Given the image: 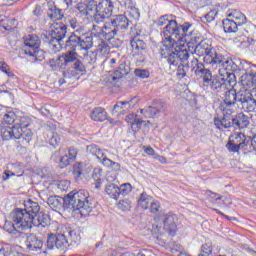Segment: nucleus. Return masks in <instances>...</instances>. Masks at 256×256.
Here are the masks:
<instances>
[{
  "mask_svg": "<svg viewBox=\"0 0 256 256\" xmlns=\"http://www.w3.org/2000/svg\"><path fill=\"white\" fill-rule=\"evenodd\" d=\"M93 200L87 190L72 191L64 198L59 196H50L47 203L51 209H61L63 205L67 209L79 211L82 217H87L93 211Z\"/></svg>",
  "mask_w": 256,
  "mask_h": 256,
  "instance_id": "nucleus-1",
  "label": "nucleus"
},
{
  "mask_svg": "<svg viewBox=\"0 0 256 256\" xmlns=\"http://www.w3.org/2000/svg\"><path fill=\"white\" fill-rule=\"evenodd\" d=\"M40 209L39 203L28 200L24 203V209L16 208L10 213L9 219L4 224V229L12 235H23L21 231L31 229L32 213Z\"/></svg>",
  "mask_w": 256,
  "mask_h": 256,
  "instance_id": "nucleus-2",
  "label": "nucleus"
},
{
  "mask_svg": "<svg viewBox=\"0 0 256 256\" xmlns=\"http://www.w3.org/2000/svg\"><path fill=\"white\" fill-rule=\"evenodd\" d=\"M163 39L165 41H172V43H183L187 41H195L197 43V39H199V35H193V26L189 23H184L183 25H179L177 21L170 20V22L164 27Z\"/></svg>",
  "mask_w": 256,
  "mask_h": 256,
  "instance_id": "nucleus-3",
  "label": "nucleus"
},
{
  "mask_svg": "<svg viewBox=\"0 0 256 256\" xmlns=\"http://www.w3.org/2000/svg\"><path fill=\"white\" fill-rule=\"evenodd\" d=\"M196 77H199L203 81L204 87L212 91V93H219V90L223 89L225 86L221 84L219 78L213 76L211 70L205 68V64H202L195 69Z\"/></svg>",
  "mask_w": 256,
  "mask_h": 256,
  "instance_id": "nucleus-4",
  "label": "nucleus"
},
{
  "mask_svg": "<svg viewBox=\"0 0 256 256\" xmlns=\"http://www.w3.org/2000/svg\"><path fill=\"white\" fill-rule=\"evenodd\" d=\"M41 39L35 34H30L24 38V53L32 57V61H43L45 52L39 49Z\"/></svg>",
  "mask_w": 256,
  "mask_h": 256,
  "instance_id": "nucleus-5",
  "label": "nucleus"
},
{
  "mask_svg": "<svg viewBox=\"0 0 256 256\" xmlns=\"http://www.w3.org/2000/svg\"><path fill=\"white\" fill-rule=\"evenodd\" d=\"M204 63L207 65H216L220 69H224V71H238L239 66L235 64L231 59H226L225 56L217 53L215 49L209 52L207 56L204 57Z\"/></svg>",
  "mask_w": 256,
  "mask_h": 256,
  "instance_id": "nucleus-6",
  "label": "nucleus"
},
{
  "mask_svg": "<svg viewBox=\"0 0 256 256\" xmlns=\"http://www.w3.org/2000/svg\"><path fill=\"white\" fill-rule=\"evenodd\" d=\"M113 2L110 0H96L94 2V23H103L113 15Z\"/></svg>",
  "mask_w": 256,
  "mask_h": 256,
  "instance_id": "nucleus-7",
  "label": "nucleus"
},
{
  "mask_svg": "<svg viewBox=\"0 0 256 256\" xmlns=\"http://www.w3.org/2000/svg\"><path fill=\"white\" fill-rule=\"evenodd\" d=\"M109 25L108 35L111 39H114L117 33H125L131 25V21L125 14L114 15L110 18V22H107Z\"/></svg>",
  "mask_w": 256,
  "mask_h": 256,
  "instance_id": "nucleus-8",
  "label": "nucleus"
},
{
  "mask_svg": "<svg viewBox=\"0 0 256 256\" xmlns=\"http://www.w3.org/2000/svg\"><path fill=\"white\" fill-rule=\"evenodd\" d=\"M74 63L75 71L80 73H85V64L79 59L77 52L73 50H68L66 53L58 57V67L60 69H65L67 65Z\"/></svg>",
  "mask_w": 256,
  "mask_h": 256,
  "instance_id": "nucleus-9",
  "label": "nucleus"
},
{
  "mask_svg": "<svg viewBox=\"0 0 256 256\" xmlns=\"http://www.w3.org/2000/svg\"><path fill=\"white\" fill-rule=\"evenodd\" d=\"M31 125V120L27 117L16 118L14 128L21 134V145L27 146L33 139V132L27 129Z\"/></svg>",
  "mask_w": 256,
  "mask_h": 256,
  "instance_id": "nucleus-10",
  "label": "nucleus"
},
{
  "mask_svg": "<svg viewBox=\"0 0 256 256\" xmlns=\"http://www.w3.org/2000/svg\"><path fill=\"white\" fill-rule=\"evenodd\" d=\"M87 153L94 155L97 159L104 165V167H108L109 169H114L115 171H119L121 169V165L119 163L113 162V160L107 158L105 154V150H102L95 144H91L86 148Z\"/></svg>",
  "mask_w": 256,
  "mask_h": 256,
  "instance_id": "nucleus-11",
  "label": "nucleus"
},
{
  "mask_svg": "<svg viewBox=\"0 0 256 256\" xmlns=\"http://www.w3.org/2000/svg\"><path fill=\"white\" fill-rule=\"evenodd\" d=\"M240 101L238 102L239 109H243L245 113H253L256 109V99L249 89H242V95H239Z\"/></svg>",
  "mask_w": 256,
  "mask_h": 256,
  "instance_id": "nucleus-12",
  "label": "nucleus"
},
{
  "mask_svg": "<svg viewBox=\"0 0 256 256\" xmlns=\"http://www.w3.org/2000/svg\"><path fill=\"white\" fill-rule=\"evenodd\" d=\"M48 249H57L58 251H66L69 247V240L65 234H50L47 238Z\"/></svg>",
  "mask_w": 256,
  "mask_h": 256,
  "instance_id": "nucleus-13",
  "label": "nucleus"
},
{
  "mask_svg": "<svg viewBox=\"0 0 256 256\" xmlns=\"http://www.w3.org/2000/svg\"><path fill=\"white\" fill-rule=\"evenodd\" d=\"M50 33L49 37L51 41H56V43H59L65 39L67 35V25L65 24H59V23H53L50 26Z\"/></svg>",
  "mask_w": 256,
  "mask_h": 256,
  "instance_id": "nucleus-14",
  "label": "nucleus"
},
{
  "mask_svg": "<svg viewBox=\"0 0 256 256\" xmlns=\"http://www.w3.org/2000/svg\"><path fill=\"white\" fill-rule=\"evenodd\" d=\"M131 49H132V55L133 57L139 58L140 63H143L145 61V57H143V53H145V49H147V44L145 41L134 37L130 41Z\"/></svg>",
  "mask_w": 256,
  "mask_h": 256,
  "instance_id": "nucleus-15",
  "label": "nucleus"
},
{
  "mask_svg": "<svg viewBox=\"0 0 256 256\" xmlns=\"http://www.w3.org/2000/svg\"><path fill=\"white\" fill-rule=\"evenodd\" d=\"M41 208L32 213L31 227H49L51 225V217L45 212H40Z\"/></svg>",
  "mask_w": 256,
  "mask_h": 256,
  "instance_id": "nucleus-16",
  "label": "nucleus"
},
{
  "mask_svg": "<svg viewBox=\"0 0 256 256\" xmlns=\"http://www.w3.org/2000/svg\"><path fill=\"white\" fill-rule=\"evenodd\" d=\"M97 0H90L88 4L76 2L74 5V9L82 15V17H91L95 13V4Z\"/></svg>",
  "mask_w": 256,
  "mask_h": 256,
  "instance_id": "nucleus-17",
  "label": "nucleus"
},
{
  "mask_svg": "<svg viewBox=\"0 0 256 256\" xmlns=\"http://www.w3.org/2000/svg\"><path fill=\"white\" fill-rule=\"evenodd\" d=\"M221 93H224V102L227 105H237L239 107V101L241 97L239 95H243V90L235 91L233 88H226V90H222Z\"/></svg>",
  "mask_w": 256,
  "mask_h": 256,
  "instance_id": "nucleus-18",
  "label": "nucleus"
},
{
  "mask_svg": "<svg viewBox=\"0 0 256 256\" xmlns=\"http://www.w3.org/2000/svg\"><path fill=\"white\" fill-rule=\"evenodd\" d=\"M109 25L107 22L104 24L103 27H99L98 25L93 24L91 35L96 39H105L106 41H111V35H109Z\"/></svg>",
  "mask_w": 256,
  "mask_h": 256,
  "instance_id": "nucleus-19",
  "label": "nucleus"
},
{
  "mask_svg": "<svg viewBox=\"0 0 256 256\" xmlns=\"http://www.w3.org/2000/svg\"><path fill=\"white\" fill-rule=\"evenodd\" d=\"M1 137L4 141H11V139H18L21 145V132L17 131L14 125L12 127H3L1 129Z\"/></svg>",
  "mask_w": 256,
  "mask_h": 256,
  "instance_id": "nucleus-20",
  "label": "nucleus"
},
{
  "mask_svg": "<svg viewBox=\"0 0 256 256\" xmlns=\"http://www.w3.org/2000/svg\"><path fill=\"white\" fill-rule=\"evenodd\" d=\"M26 247L29 251H41L43 249V240L35 236V234H30L26 237Z\"/></svg>",
  "mask_w": 256,
  "mask_h": 256,
  "instance_id": "nucleus-21",
  "label": "nucleus"
},
{
  "mask_svg": "<svg viewBox=\"0 0 256 256\" xmlns=\"http://www.w3.org/2000/svg\"><path fill=\"white\" fill-rule=\"evenodd\" d=\"M213 51V48H211V44H209L208 40H201L194 49L195 55L198 57H207L209 53Z\"/></svg>",
  "mask_w": 256,
  "mask_h": 256,
  "instance_id": "nucleus-22",
  "label": "nucleus"
},
{
  "mask_svg": "<svg viewBox=\"0 0 256 256\" xmlns=\"http://www.w3.org/2000/svg\"><path fill=\"white\" fill-rule=\"evenodd\" d=\"M162 47L160 48V56L162 57V59H167L170 55L171 52L173 51V49H175V47H179V44H177V42H173L171 40H162Z\"/></svg>",
  "mask_w": 256,
  "mask_h": 256,
  "instance_id": "nucleus-23",
  "label": "nucleus"
},
{
  "mask_svg": "<svg viewBox=\"0 0 256 256\" xmlns=\"http://www.w3.org/2000/svg\"><path fill=\"white\" fill-rule=\"evenodd\" d=\"M163 223L164 229L173 234L177 229V216L173 213H168L165 215Z\"/></svg>",
  "mask_w": 256,
  "mask_h": 256,
  "instance_id": "nucleus-24",
  "label": "nucleus"
},
{
  "mask_svg": "<svg viewBox=\"0 0 256 256\" xmlns=\"http://www.w3.org/2000/svg\"><path fill=\"white\" fill-rule=\"evenodd\" d=\"M75 159H77V149L71 147L68 149V153L59 159L61 168L63 169L67 165H71Z\"/></svg>",
  "mask_w": 256,
  "mask_h": 256,
  "instance_id": "nucleus-25",
  "label": "nucleus"
},
{
  "mask_svg": "<svg viewBox=\"0 0 256 256\" xmlns=\"http://www.w3.org/2000/svg\"><path fill=\"white\" fill-rule=\"evenodd\" d=\"M77 33H79L78 30L72 33L66 41V48L68 51H77V49H79L81 37H79Z\"/></svg>",
  "mask_w": 256,
  "mask_h": 256,
  "instance_id": "nucleus-26",
  "label": "nucleus"
},
{
  "mask_svg": "<svg viewBox=\"0 0 256 256\" xmlns=\"http://www.w3.org/2000/svg\"><path fill=\"white\" fill-rule=\"evenodd\" d=\"M222 24L225 33H237L239 27H243V24H239L231 18H226L223 20Z\"/></svg>",
  "mask_w": 256,
  "mask_h": 256,
  "instance_id": "nucleus-27",
  "label": "nucleus"
},
{
  "mask_svg": "<svg viewBox=\"0 0 256 256\" xmlns=\"http://www.w3.org/2000/svg\"><path fill=\"white\" fill-rule=\"evenodd\" d=\"M161 111H165L164 106H149L145 109H141L140 113H142L146 119H153L157 117Z\"/></svg>",
  "mask_w": 256,
  "mask_h": 256,
  "instance_id": "nucleus-28",
  "label": "nucleus"
},
{
  "mask_svg": "<svg viewBox=\"0 0 256 256\" xmlns=\"http://www.w3.org/2000/svg\"><path fill=\"white\" fill-rule=\"evenodd\" d=\"M229 71L232 70H226V78L219 79L221 85H223L224 87L218 90V93H221V91H227V89H229L227 87L228 85L229 87H233V84H235V74Z\"/></svg>",
  "mask_w": 256,
  "mask_h": 256,
  "instance_id": "nucleus-29",
  "label": "nucleus"
},
{
  "mask_svg": "<svg viewBox=\"0 0 256 256\" xmlns=\"http://www.w3.org/2000/svg\"><path fill=\"white\" fill-rule=\"evenodd\" d=\"M232 124L233 127H238V129H245L249 126V118L245 114L239 113L232 119Z\"/></svg>",
  "mask_w": 256,
  "mask_h": 256,
  "instance_id": "nucleus-30",
  "label": "nucleus"
},
{
  "mask_svg": "<svg viewBox=\"0 0 256 256\" xmlns=\"http://www.w3.org/2000/svg\"><path fill=\"white\" fill-rule=\"evenodd\" d=\"M90 117L93 121H99V122L107 121L108 119L107 111H105L101 107L94 108L90 114Z\"/></svg>",
  "mask_w": 256,
  "mask_h": 256,
  "instance_id": "nucleus-31",
  "label": "nucleus"
},
{
  "mask_svg": "<svg viewBox=\"0 0 256 256\" xmlns=\"http://www.w3.org/2000/svg\"><path fill=\"white\" fill-rule=\"evenodd\" d=\"M82 63L84 65V71H86L89 65H95L97 63V52L88 51L84 54L82 58Z\"/></svg>",
  "mask_w": 256,
  "mask_h": 256,
  "instance_id": "nucleus-32",
  "label": "nucleus"
},
{
  "mask_svg": "<svg viewBox=\"0 0 256 256\" xmlns=\"http://www.w3.org/2000/svg\"><path fill=\"white\" fill-rule=\"evenodd\" d=\"M242 83L249 89H256V73L246 72L244 76H242Z\"/></svg>",
  "mask_w": 256,
  "mask_h": 256,
  "instance_id": "nucleus-33",
  "label": "nucleus"
},
{
  "mask_svg": "<svg viewBox=\"0 0 256 256\" xmlns=\"http://www.w3.org/2000/svg\"><path fill=\"white\" fill-rule=\"evenodd\" d=\"M47 15L52 21H61L65 17L63 11L56 6H51L47 11Z\"/></svg>",
  "mask_w": 256,
  "mask_h": 256,
  "instance_id": "nucleus-34",
  "label": "nucleus"
},
{
  "mask_svg": "<svg viewBox=\"0 0 256 256\" xmlns=\"http://www.w3.org/2000/svg\"><path fill=\"white\" fill-rule=\"evenodd\" d=\"M228 18L236 21L238 25H245V23H247V17H245V14L239 10H232L228 14Z\"/></svg>",
  "mask_w": 256,
  "mask_h": 256,
  "instance_id": "nucleus-35",
  "label": "nucleus"
},
{
  "mask_svg": "<svg viewBox=\"0 0 256 256\" xmlns=\"http://www.w3.org/2000/svg\"><path fill=\"white\" fill-rule=\"evenodd\" d=\"M126 121H127V123H130V125L134 131L141 129V125H143V120L141 118H137V115H135V114H129L126 117Z\"/></svg>",
  "mask_w": 256,
  "mask_h": 256,
  "instance_id": "nucleus-36",
  "label": "nucleus"
},
{
  "mask_svg": "<svg viewBox=\"0 0 256 256\" xmlns=\"http://www.w3.org/2000/svg\"><path fill=\"white\" fill-rule=\"evenodd\" d=\"M248 137L245 136V134L241 133V132H237V133H234L232 134L230 137H229V141H231L232 143H234L235 145H238V147H243L246 139Z\"/></svg>",
  "mask_w": 256,
  "mask_h": 256,
  "instance_id": "nucleus-37",
  "label": "nucleus"
},
{
  "mask_svg": "<svg viewBox=\"0 0 256 256\" xmlns=\"http://www.w3.org/2000/svg\"><path fill=\"white\" fill-rule=\"evenodd\" d=\"M129 74V69L125 65V63H122L119 65L118 69L114 72L112 76V80L119 81V79H122L125 77V75Z\"/></svg>",
  "mask_w": 256,
  "mask_h": 256,
  "instance_id": "nucleus-38",
  "label": "nucleus"
},
{
  "mask_svg": "<svg viewBox=\"0 0 256 256\" xmlns=\"http://www.w3.org/2000/svg\"><path fill=\"white\" fill-rule=\"evenodd\" d=\"M152 201H153V197H151L147 193L143 192L140 195V198L138 199V205L142 209H149V205H151Z\"/></svg>",
  "mask_w": 256,
  "mask_h": 256,
  "instance_id": "nucleus-39",
  "label": "nucleus"
},
{
  "mask_svg": "<svg viewBox=\"0 0 256 256\" xmlns=\"http://www.w3.org/2000/svg\"><path fill=\"white\" fill-rule=\"evenodd\" d=\"M105 191L109 197L112 199H119L120 193H119V186L116 184H108L105 188Z\"/></svg>",
  "mask_w": 256,
  "mask_h": 256,
  "instance_id": "nucleus-40",
  "label": "nucleus"
},
{
  "mask_svg": "<svg viewBox=\"0 0 256 256\" xmlns=\"http://www.w3.org/2000/svg\"><path fill=\"white\" fill-rule=\"evenodd\" d=\"M93 47V36H85L84 38H80V46L79 49H84V51H88Z\"/></svg>",
  "mask_w": 256,
  "mask_h": 256,
  "instance_id": "nucleus-41",
  "label": "nucleus"
},
{
  "mask_svg": "<svg viewBox=\"0 0 256 256\" xmlns=\"http://www.w3.org/2000/svg\"><path fill=\"white\" fill-rule=\"evenodd\" d=\"M167 61L169 65H173L174 67H177V65H179V52L177 50V47H175V49L171 51L170 55H168Z\"/></svg>",
  "mask_w": 256,
  "mask_h": 256,
  "instance_id": "nucleus-42",
  "label": "nucleus"
},
{
  "mask_svg": "<svg viewBox=\"0 0 256 256\" xmlns=\"http://www.w3.org/2000/svg\"><path fill=\"white\" fill-rule=\"evenodd\" d=\"M234 105H229L227 102H222L220 104V109L223 112L224 117H229L235 113Z\"/></svg>",
  "mask_w": 256,
  "mask_h": 256,
  "instance_id": "nucleus-43",
  "label": "nucleus"
},
{
  "mask_svg": "<svg viewBox=\"0 0 256 256\" xmlns=\"http://www.w3.org/2000/svg\"><path fill=\"white\" fill-rule=\"evenodd\" d=\"M243 29L249 34V37H252L249 42L254 43L256 38V26L253 23H247Z\"/></svg>",
  "mask_w": 256,
  "mask_h": 256,
  "instance_id": "nucleus-44",
  "label": "nucleus"
},
{
  "mask_svg": "<svg viewBox=\"0 0 256 256\" xmlns=\"http://www.w3.org/2000/svg\"><path fill=\"white\" fill-rule=\"evenodd\" d=\"M241 151H244V155L248 153H255V148L253 142H251V137L246 138L244 145L241 147Z\"/></svg>",
  "mask_w": 256,
  "mask_h": 256,
  "instance_id": "nucleus-45",
  "label": "nucleus"
},
{
  "mask_svg": "<svg viewBox=\"0 0 256 256\" xmlns=\"http://www.w3.org/2000/svg\"><path fill=\"white\" fill-rule=\"evenodd\" d=\"M17 121V116L15 115V112H8L5 113L3 116V122L6 125H15Z\"/></svg>",
  "mask_w": 256,
  "mask_h": 256,
  "instance_id": "nucleus-46",
  "label": "nucleus"
},
{
  "mask_svg": "<svg viewBox=\"0 0 256 256\" xmlns=\"http://www.w3.org/2000/svg\"><path fill=\"white\" fill-rule=\"evenodd\" d=\"M211 253H213V246L211 245V242H207L202 245L201 253L198 254V256H209Z\"/></svg>",
  "mask_w": 256,
  "mask_h": 256,
  "instance_id": "nucleus-47",
  "label": "nucleus"
},
{
  "mask_svg": "<svg viewBox=\"0 0 256 256\" xmlns=\"http://www.w3.org/2000/svg\"><path fill=\"white\" fill-rule=\"evenodd\" d=\"M60 143L61 137H59V134L51 132L49 136V144L55 148L58 147Z\"/></svg>",
  "mask_w": 256,
  "mask_h": 256,
  "instance_id": "nucleus-48",
  "label": "nucleus"
},
{
  "mask_svg": "<svg viewBox=\"0 0 256 256\" xmlns=\"http://www.w3.org/2000/svg\"><path fill=\"white\" fill-rule=\"evenodd\" d=\"M203 63L199 62L197 58H192V60L185 64L186 69H191L195 73V69H199Z\"/></svg>",
  "mask_w": 256,
  "mask_h": 256,
  "instance_id": "nucleus-49",
  "label": "nucleus"
},
{
  "mask_svg": "<svg viewBox=\"0 0 256 256\" xmlns=\"http://www.w3.org/2000/svg\"><path fill=\"white\" fill-rule=\"evenodd\" d=\"M10 177H23V171H20L19 174V172L15 173L11 170H6L3 172L2 181H8Z\"/></svg>",
  "mask_w": 256,
  "mask_h": 256,
  "instance_id": "nucleus-50",
  "label": "nucleus"
},
{
  "mask_svg": "<svg viewBox=\"0 0 256 256\" xmlns=\"http://www.w3.org/2000/svg\"><path fill=\"white\" fill-rule=\"evenodd\" d=\"M127 103L128 102L124 101L117 102L112 110L113 115H115V113H119L122 109L123 111H129V109H127Z\"/></svg>",
  "mask_w": 256,
  "mask_h": 256,
  "instance_id": "nucleus-51",
  "label": "nucleus"
},
{
  "mask_svg": "<svg viewBox=\"0 0 256 256\" xmlns=\"http://www.w3.org/2000/svg\"><path fill=\"white\" fill-rule=\"evenodd\" d=\"M133 190V186H131L130 183H125V184H122L120 187H119V193L120 195H129V193H131V191Z\"/></svg>",
  "mask_w": 256,
  "mask_h": 256,
  "instance_id": "nucleus-52",
  "label": "nucleus"
},
{
  "mask_svg": "<svg viewBox=\"0 0 256 256\" xmlns=\"http://www.w3.org/2000/svg\"><path fill=\"white\" fill-rule=\"evenodd\" d=\"M226 149L229 151V153H239V151H241L240 146L233 143L231 140H229L226 144Z\"/></svg>",
  "mask_w": 256,
  "mask_h": 256,
  "instance_id": "nucleus-53",
  "label": "nucleus"
},
{
  "mask_svg": "<svg viewBox=\"0 0 256 256\" xmlns=\"http://www.w3.org/2000/svg\"><path fill=\"white\" fill-rule=\"evenodd\" d=\"M178 59L180 63H185V61H189V51H187V49L178 50Z\"/></svg>",
  "mask_w": 256,
  "mask_h": 256,
  "instance_id": "nucleus-54",
  "label": "nucleus"
},
{
  "mask_svg": "<svg viewBox=\"0 0 256 256\" xmlns=\"http://www.w3.org/2000/svg\"><path fill=\"white\" fill-rule=\"evenodd\" d=\"M99 43H98V51L105 54L108 53L109 51V45L107 42L103 41V38H99Z\"/></svg>",
  "mask_w": 256,
  "mask_h": 256,
  "instance_id": "nucleus-55",
  "label": "nucleus"
},
{
  "mask_svg": "<svg viewBox=\"0 0 256 256\" xmlns=\"http://www.w3.org/2000/svg\"><path fill=\"white\" fill-rule=\"evenodd\" d=\"M118 209H121V211H129L131 209V201L120 200L118 203Z\"/></svg>",
  "mask_w": 256,
  "mask_h": 256,
  "instance_id": "nucleus-56",
  "label": "nucleus"
},
{
  "mask_svg": "<svg viewBox=\"0 0 256 256\" xmlns=\"http://www.w3.org/2000/svg\"><path fill=\"white\" fill-rule=\"evenodd\" d=\"M49 49H51L54 53L61 51V42L52 41L50 38Z\"/></svg>",
  "mask_w": 256,
  "mask_h": 256,
  "instance_id": "nucleus-57",
  "label": "nucleus"
},
{
  "mask_svg": "<svg viewBox=\"0 0 256 256\" xmlns=\"http://www.w3.org/2000/svg\"><path fill=\"white\" fill-rule=\"evenodd\" d=\"M169 23H171V20H169V16L167 15L160 17L157 21L158 27H163V26L167 27Z\"/></svg>",
  "mask_w": 256,
  "mask_h": 256,
  "instance_id": "nucleus-58",
  "label": "nucleus"
},
{
  "mask_svg": "<svg viewBox=\"0 0 256 256\" xmlns=\"http://www.w3.org/2000/svg\"><path fill=\"white\" fill-rule=\"evenodd\" d=\"M134 74L140 79H147L149 77V71L143 69H136Z\"/></svg>",
  "mask_w": 256,
  "mask_h": 256,
  "instance_id": "nucleus-59",
  "label": "nucleus"
},
{
  "mask_svg": "<svg viewBox=\"0 0 256 256\" xmlns=\"http://www.w3.org/2000/svg\"><path fill=\"white\" fill-rule=\"evenodd\" d=\"M215 17H217V12L211 10L204 16V21H206V23H211L212 21H215Z\"/></svg>",
  "mask_w": 256,
  "mask_h": 256,
  "instance_id": "nucleus-60",
  "label": "nucleus"
},
{
  "mask_svg": "<svg viewBox=\"0 0 256 256\" xmlns=\"http://www.w3.org/2000/svg\"><path fill=\"white\" fill-rule=\"evenodd\" d=\"M161 208V204L158 201L150 202V213H158Z\"/></svg>",
  "mask_w": 256,
  "mask_h": 256,
  "instance_id": "nucleus-61",
  "label": "nucleus"
},
{
  "mask_svg": "<svg viewBox=\"0 0 256 256\" xmlns=\"http://www.w3.org/2000/svg\"><path fill=\"white\" fill-rule=\"evenodd\" d=\"M67 23L72 29H77V27H79V22H77V18L75 17H68Z\"/></svg>",
  "mask_w": 256,
  "mask_h": 256,
  "instance_id": "nucleus-62",
  "label": "nucleus"
},
{
  "mask_svg": "<svg viewBox=\"0 0 256 256\" xmlns=\"http://www.w3.org/2000/svg\"><path fill=\"white\" fill-rule=\"evenodd\" d=\"M128 15L129 17H132V19H139L140 14H139V10L137 8H133L131 7L130 10L128 11Z\"/></svg>",
  "mask_w": 256,
  "mask_h": 256,
  "instance_id": "nucleus-63",
  "label": "nucleus"
},
{
  "mask_svg": "<svg viewBox=\"0 0 256 256\" xmlns=\"http://www.w3.org/2000/svg\"><path fill=\"white\" fill-rule=\"evenodd\" d=\"M58 189H60V191H67V189H69V182L67 180L59 181Z\"/></svg>",
  "mask_w": 256,
  "mask_h": 256,
  "instance_id": "nucleus-64",
  "label": "nucleus"
}]
</instances>
